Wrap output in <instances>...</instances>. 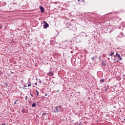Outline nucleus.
Wrapping results in <instances>:
<instances>
[{
    "label": "nucleus",
    "mask_w": 125,
    "mask_h": 125,
    "mask_svg": "<svg viewBox=\"0 0 125 125\" xmlns=\"http://www.w3.org/2000/svg\"><path fill=\"white\" fill-rule=\"evenodd\" d=\"M43 24H44L43 26L44 27V29H47V28H48L49 27V24L46 22V21H44L43 22Z\"/></svg>",
    "instance_id": "obj_1"
},
{
    "label": "nucleus",
    "mask_w": 125,
    "mask_h": 125,
    "mask_svg": "<svg viewBox=\"0 0 125 125\" xmlns=\"http://www.w3.org/2000/svg\"><path fill=\"white\" fill-rule=\"evenodd\" d=\"M66 28H70V27H71V26H72V24L70 22H68L66 23L65 25Z\"/></svg>",
    "instance_id": "obj_2"
},
{
    "label": "nucleus",
    "mask_w": 125,
    "mask_h": 125,
    "mask_svg": "<svg viewBox=\"0 0 125 125\" xmlns=\"http://www.w3.org/2000/svg\"><path fill=\"white\" fill-rule=\"evenodd\" d=\"M116 56H117V57H118L120 61L122 60L123 59V58H122V57H121V55H120V54L119 53H116Z\"/></svg>",
    "instance_id": "obj_3"
},
{
    "label": "nucleus",
    "mask_w": 125,
    "mask_h": 125,
    "mask_svg": "<svg viewBox=\"0 0 125 125\" xmlns=\"http://www.w3.org/2000/svg\"><path fill=\"white\" fill-rule=\"evenodd\" d=\"M40 8L41 10V12H42V13H43V12H44V8L42 6H40Z\"/></svg>",
    "instance_id": "obj_4"
},
{
    "label": "nucleus",
    "mask_w": 125,
    "mask_h": 125,
    "mask_svg": "<svg viewBox=\"0 0 125 125\" xmlns=\"http://www.w3.org/2000/svg\"><path fill=\"white\" fill-rule=\"evenodd\" d=\"M56 110L54 111V113H59V111L58 110V106L55 107Z\"/></svg>",
    "instance_id": "obj_5"
},
{
    "label": "nucleus",
    "mask_w": 125,
    "mask_h": 125,
    "mask_svg": "<svg viewBox=\"0 0 125 125\" xmlns=\"http://www.w3.org/2000/svg\"><path fill=\"white\" fill-rule=\"evenodd\" d=\"M104 88H105V91L106 92V91H107L108 90V89H109V85H105L104 86Z\"/></svg>",
    "instance_id": "obj_6"
},
{
    "label": "nucleus",
    "mask_w": 125,
    "mask_h": 125,
    "mask_svg": "<svg viewBox=\"0 0 125 125\" xmlns=\"http://www.w3.org/2000/svg\"><path fill=\"white\" fill-rule=\"evenodd\" d=\"M47 74H48L49 76H53L54 73H53V72H52V71H49V72L47 73Z\"/></svg>",
    "instance_id": "obj_7"
},
{
    "label": "nucleus",
    "mask_w": 125,
    "mask_h": 125,
    "mask_svg": "<svg viewBox=\"0 0 125 125\" xmlns=\"http://www.w3.org/2000/svg\"><path fill=\"white\" fill-rule=\"evenodd\" d=\"M85 35V33H84V32H81L79 36H81V37H83V36H84Z\"/></svg>",
    "instance_id": "obj_8"
},
{
    "label": "nucleus",
    "mask_w": 125,
    "mask_h": 125,
    "mask_svg": "<svg viewBox=\"0 0 125 125\" xmlns=\"http://www.w3.org/2000/svg\"><path fill=\"white\" fill-rule=\"evenodd\" d=\"M102 65V66H104V67H106V62H105L104 61H103Z\"/></svg>",
    "instance_id": "obj_9"
},
{
    "label": "nucleus",
    "mask_w": 125,
    "mask_h": 125,
    "mask_svg": "<svg viewBox=\"0 0 125 125\" xmlns=\"http://www.w3.org/2000/svg\"><path fill=\"white\" fill-rule=\"evenodd\" d=\"M25 112H26V109L25 108H23L21 110V112L22 113H25Z\"/></svg>",
    "instance_id": "obj_10"
},
{
    "label": "nucleus",
    "mask_w": 125,
    "mask_h": 125,
    "mask_svg": "<svg viewBox=\"0 0 125 125\" xmlns=\"http://www.w3.org/2000/svg\"><path fill=\"white\" fill-rule=\"evenodd\" d=\"M36 106H37V105L36 104V103H33L32 105V107H36Z\"/></svg>",
    "instance_id": "obj_11"
},
{
    "label": "nucleus",
    "mask_w": 125,
    "mask_h": 125,
    "mask_svg": "<svg viewBox=\"0 0 125 125\" xmlns=\"http://www.w3.org/2000/svg\"><path fill=\"white\" fill-rule=\"evenodd\" d=\"M100 82L101 83H104V82H105V80H104V79H102L100 80Z\"/></svg>",
    "instance_id": "obj_12"
},
{
    "label": "nucleus",
    "mask_w": 125,
    "mask_h": 125,
    "mask_svg": "<svg viewBox=\"0 0 125 125\" xmlns=\"http://www.w3.org/2000/svg\"><path fill=\"white\" fill-rule=\"evenodd\" d=\"M4 85H5V86H6L5 88H7V86H8V83H4Z\"/></svg>",
    "instance_id": "obj_13"
},
{
    "label": "nucleus",
    "mask_w": 125,
    "mask_h": 125,
    "mask_svg": "<svg viewBox=\"0 0 125 125\" xmlns=\"http://www.w3.org/2000/svg\"><path fill=\"white\" fill-rule=\"evenodd\" d=\"M25 87H27V85H23V87H21V88H23V89H27V88H25Z\"/></svg>",
    "instance_id": "obj_14"
},
{
    "label": "nucleus",
    "mask_w": 125,
    "mask_h": 125,
    "mask_svg": "<svg viewBox=\"0 0 125 125\" xmlns=\"http://www.w3.org/2000/svg\"><path fill=\"white\" fill-rule=\"evenodd\" d=\"M114 53H115V52H114L111 53L110 55H109V56H113V55H114Z\"/></svg>",
    "instance_id": "obj_15"
},
{
    "label": "nucleus",
    "mask_w": 125,
    "mask_h": 125,
    "mask_svg": "<svg viewBox=\"0 0 125 125\" xmlns=\"http://www.w3.org/2000/svg\"><path fill=\"white\" fill-rule=\"evenodd\" d=\"M36 93H37L36 95H37V96H38V95H39V94H40V93H39V91H38L37 90H36Z\"/></svg>",
    "instance_id": "obj_16"
},
{
    "label": "nucleus",
    "mask_w": 125,
    "mask_h": 125,
    "mask_svg": "<svg viewBox=\"0 0 125 125\" xmlns=\"http://www.w3.org/2000/svg\"><path fill=\"white\" fill-rule=\"evenodd\" d=\"M95 58V57H92V58H91V60H92V61H94V59Z\"/></svg>",
    "instance_id": "obj_17"
},
{
    "label": "nucleus",
    "mask_w": 125,
    "mask_h": 125,
    "mask_svg": "<svg viewBox=\"0 0 125 125\" xmlns=\"http://www.w3.org/2000/svg\"><path fill=\"white\" fill-rule=\"evenodd\" d=\"M99 61H101V56H100L99 57Z\"/></svg>",
    "instance_id": "obj_18"
},
{
    "label": "nucleus",
    "mask_w": 125,
    "mask_h": 125,
    "mask_svg": "<svg viewBox=\"0 0 125 125\" xmlns=\"http://www.w3.org/2000/svg\"><path fill=\"white\" fill-rule=\"evenodd\" d=\"M30 94L31 96H32V97H34V96L33 95V94H32V93H31V91H30Z\"/></svg>",
    "instance_id": "obj_19"
},
{
    "label": "nucleus",
    "mask_w": 125,
    "mask_h": 125,
    "mask_svg": "<svg viewBox=\"0 0 125 125\" xmlns=\"http://www.w3.org/2000/svg\"><path fill=\"white\" fill-rule=\"evenodd\" d=\"M31 85H32L31 84H28L27 85V86H28V87H29L31 86Z\"/></svg>",
    "instance_id": "obj_20"
},
{
    "label": "nucleus",
    "mask_w": 125,
    "mask_h": 125,
    "mask_svg": "<svg viewBox=\"0 0 125 125\" xmlns=\"http://www.w3.org/2000/svg\"><path fill=\"white\" fill-rule=\"evenodd\" d=\"M0 29H2V26L1 24H0Z\"/></svg>",
    "instance_id": "obj_21"
},
{
    "label": "nucleus",
    "mask_w": 125,
    "mask_h": 125,
    "mask_svg": "<svg viewBox=\"0 0 125 125\" xmlns=\"http://www.w3.org/2000/svg\"><path fill=\"white\" fill-rule=\"evenodd\" d=\"M27 99H28V97L25 96V101H27Z\"/></svg>",
    "instance_id": "obj_22"
},
{
    "label": "nucleus",
    "mask_w": 125,
    "mask_h": 125,
    "mask_svg": "<svg viewBox=\"0 0 125 125\" xmlns=\"http://www.w3.org/2000/svg\"><path fill=\"white\" fill-rule=\"evenodd\" d=\"M39 83H42V81H41V80H40V79H39Z\"/></svg>",
    "instance_id": "obj_23"
},
{
    "label": "nucleus",
    "mask_w": 125,
    "mask_h": 125,
    "mask_svg": "<svg viewBox=\"0 0 125 125\" xmlns=\"http://www.w3.org/2000/svg\"><path fill=\"white\" fill-rule=\"evenodd\" d=\"M17 101H18V100H17L16 101H15V102H14V104H17Z\"/></svg>",
    "instance_id": "obj_24"
},
{
    "label": "nucleus",
    "mask_w": 125,
    "mask_h": 125,
    "mask_svg": "<svg viewBox=\"0 0 125 125\" xmlns=\"http://www.w3.org/2000/svg\"><path fill=\"white\" fill-rule=\"evenodd\" d=\"M58 108H59V109H61L62 107H61V106L59 105V106L58 107Z\"/></svg>",
    "instance_id": "obj_25"
},
{
    "label": "nucleus",
    "mask_w": 125,
    "mask_h": 125,
    "mask_svg": "<svg viewBox=\"0 0 125 125\" xmlns=\"http://www.w3.org/2000/svg\"><path fill=\"white\" fill-rule=\"evenodd\" d=\"M43 115H46V113H43L42 114V116H43Z\"/></svg>",
    "instance_id": "obj_26"
},
{
    "label": "nucleus",
    "mask_w": 125,
    "mask_h": 125,
    "mask_svg": "<svg viewBox=\"0 0 125 125\" xmlns=\"http://www.w3.org/2000/svg\"><path fill=\"white\" fill-rule=\"evenodd\" d=\"M7 75L10 76H11V74H10V73H8Z\"/></svg>",
    "instance_id": "obj_27"
},
{
    "label": "nucleus",
    "mask_w": 125,
    "mask_h": 125,
    "mask_svg": "<svg viewBox=\"0 0 125 125\" xmlns=\"http://www.w3.org/2000/svg\"><path fill=\"white\" fill-rule=\"evenodd\" d=\"M28 83L31 84L32 83V82H28Z\"/></svg>",
    "instance_id": "obj_28"
},
{
    "label": "nucleus",
    "mask_w": 125,
    "mask_h": 125,
    "mask_svg": "<svg viewBox=\"0 0 125 125\" xmlns=\"http://www.w3.org/2000/svg\"><path fill=\"white\" fill-rule=\"evenodd\" d=\"M37 84H38V83H35V85H37Z\"/></svg>",
    "instance_id": "obj_29"
},
{
    "label": "nucleus",
    "mask_w": 125,
    "mask_h": 125,
    "mask_svg": "<svg viewBox=\"0 0 125 125\" xmlns=\"http://www.w3.org/2000/svg\"><path fill=\"white\" fill-rule=\"evenodd\" d=\"M98 57L97 56H95V58H97Z\"/></svg>",
    "instance_id": "obj_30"
},
{
    "label": "nucleus",
    "mask_w": 125,
    "mask_h": 125,
    "mask_svg": "<svg viewBox=\"0 0 125 125\" xmlns=\"http://www.w3.org/2000/svg\"><path fill=\"white\" fill-rule=\"evenodd\" d=\"M6 125V123H4V124H2V125Z\"/></svg>",
    "instance_id": "obj_31"
},
{
    "label": "nucleus",
    "mask_w": 125,
    "mask_h": 125,
    "mask_svg": "<svg viewBox=\"0 0 125 125\" xmlns=\"http://www.w3.org/2000/svg\"><path fill=\"white\" fill-rule=\"evenodd\" d=\"M81 1H83V2H84V0H82Z\"/></svg>",
    "instance_id": "obj_32"
},
{
    "label": "nucleus",
    "mask_w": 125,
    "mask_h": 125,
    "mask_svg": "<svg viewBox=\"0 0 125 125\" xmlns=\"http://www.w3.org/2000/svg\"><path fill=\"white\" fill-rule=\"evenodd\" d=\"M11 74H14V72H13L12 71H11Z\"/></svg>",
    "instance_id": "obj_33"
},
{
    "label": "nucleus",
    "mask_w": 125,
    "mask_h": 125,
    "mask_svg": "<svg viewBox=\"0 0 125 125\" xmlns=\"http://www.w3.org/2000/svg\"><path fill=\"white\" fill-rule=\"evenodd\" d=\"M56 92H59V90H58Z\"/></svg>",
    "instance_id": "obj_34"
},
{
    "label": "nucleus",
    "mask_w": 125,
    "mask_h": 125,
    "mask_svg": "<svg viewBox=\"0 0 125 125\" xmlns=\"http://www.w3.org/2000/svg\"><path fill=\"white\" fill-rule=\"evenodd\" d=\"M115 87H117V85H114Z\"/></svg>",
    "instance_id": "obj_35"
},
{
    "label": "nucleus",
    "mask_w": 125,
    "mask_h": 125,
    "mask_svg": "<svg viewBox=\"0 0 125 125\" xmlns=\"http://www.w3.org/2000/svg\"><path fill=\"white\" fill-rule=\"evenodd\" d=\"M47 94H45V96H47Z\"/></svg>",
    "instance_id": "obj_36"
},
{
    "label": "nucleus",
    "mask_w": 125,
    "mask_h": 125,
    "mask_svg": "<svg viewBox=\"0 0 125 125\" xmlns=\"http://www.w3.org/2000/svg\"><path fill=\"white\" fill-rule=\"evenodd\" d=\"M85 37H87V35H85Z\"/></svg>",
    "instance_id": "obj_37"
},
{
    "label": "nucleus",
    "mask_w": 125,
    "mask_h": 125,
    "mask_svg": "<svg viewBox=\"0 0 125 125\" xmlns=\"http://www.w3.org/2000/svg\"><path fill=\"white\" fill-rule=\"evenodd\" d=\"M2 74H3V73H2ZM1 72H0V75H1Z\"/></svg>",
    "instance_id": "obj_38"
},
{
    "label": "nucleus",
    "mask_w": 125,
    "mask_h": 125,
    "mask_svg": "<svg viewBox=\"0 0 125 125\" xmlns=\"http://www.w3.org/2000/svg\"><path fill=\"white\" fill-rule=\"evenodd\" d=\"M70 52H71V53H73V52H72V51H71Z\"/></svg>",
    "instance_id": "obj_39"
},
{
    "label": "nucleus",
    "mask_w": 125,
    "mask_h": 125,
    "mask_svg": "<svg viewBox=\"0 0 125 125\" xmlns=\"http://www.w3.org/2000/svg\"><path fill=\"white\" fill-rule=\"evenodd\" d=\"M117 62H119V60H117Z\"/></svg>",
    "instance_id": "obj_40"
},
{
    "label": "nucleus",
    "mask_w": 125,
    "mask_h": 125,
    "mask_svg": "<svg viewBox=\"0 0 125 125\" xmlns=\"http://www.w3.org/2000/svg\"><path fill=\"white\" fill-rule=\"evenodd\" d=\"M113 108H116V106H113Z\"/></svg>",
    "instance_id": "obj_41"
},
{
    "label": "nucleus",
    "mask_w": 125,
    "mask_h": 125,
    "mask_svg": "<svg viewBox=\"0 0 125 125\" xmlns=\"http://www.w3.org/2000/svg\"><path fill=\"white\" fill-rule=\"evenodd\" d=\"M28 102H29V103H30V101H28Z\"/></svg>",
    "instance_id": "obj_42"
},
{
    "label": "nucleus",
    "mask_w": 125,
    "mask_h": 125,
    "mask_svg": "<svg viewBox=\"0 0 125 125\" xmlns=\"http://www.w3.org/2000/svg\"><path fill=\"white\" fill-rule=\"evenodd\" d=\"M123 76H124V77H125V75H124Z\"/></svg>",
    "instance_id": "obj_43"
},
{
    "label": "nucleus",
    "mask_w": 125,
    "mask_h": 125,
    "mask_svg": "<svg viewBox=\"0 0 125 125\" xmlns=\"http://www.w3.org/2000/svg\"><path fill=\"white\" fill-rule=\"evenodd\" d=\"M125 78H123V80H125Z\"/></svg>",
    "instance_id": "obj_44"
},
{
    "label": "nucleus",
    "mask_w": 125,
    "mask_h": 125,
    "mask_svg": "<svg viewBox=\"0 0 125 125\" xmlns=\"http://www.w3.org/2000/svg\"><path fill=\"white\" fill-rule=\"evenodd\" d=\"M78 1H80V0H78Z\"/></svg>",
    "instance_id": "obj_45"
},
{
    "label": "nucleus",
    "mask_w": 125,
    "mask_h": 125,
    "mask_svg": "<svg viewBox=\"0 0 125 125\" xmlns=\"http://www.w3.org/2000/svg\"><path fill=\"white\" fill-rule=\"evenodd\" d=\"M36 80H39V79L38 78H37Z\"/></svg>",
    "instance_id": "obj_46"
},
{
    "label": "nucleus",
    "mask_w": 125,
    "mask_h": 125,
    "mask_svg": "<svg viewBox=\"0 0 125 125\" xmlns=\"http://www.w3.org/2000/svg\"><path fill=\"white\" fill-rule=\"evenodd\" d=\"M123 121H125V119H124Z\"/></svg>",
    "instance_id": "obj_47"
},
{
    "label": "nucleus",
    "mask_w": 125,
    "mask_h": 125,
    "mask_svg": "<svg viewBox=\"0 0 125 125\" xmlns=\"http://www.w3.org/2000/svg\"><path fill=\"white\" fill-rule=\"evenodd\" d=\"M12 88V87L10 88L11 89Z\"/></svg>",
    "instance_id": "obj_48"
},
{
    "label": "nucleus",
    "mask_w": 125,
    "mask_h": 125,
    "mask_svg": "<svg viewBox=\"0 0 125 125\" xmlns=\"http://www.w3.org/2000/svg\"><path fill=\"white\" fill-rule=\"evenodd\" d=\"M21 95H22V94H21Z\"/></svg>",
    "instance_id": "obj_49"
}]
</instances>
